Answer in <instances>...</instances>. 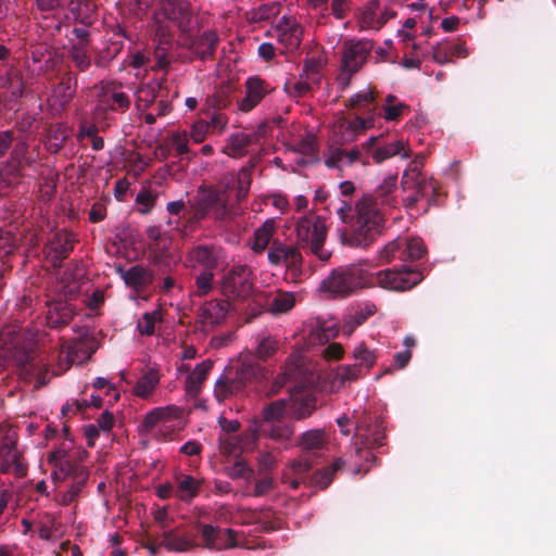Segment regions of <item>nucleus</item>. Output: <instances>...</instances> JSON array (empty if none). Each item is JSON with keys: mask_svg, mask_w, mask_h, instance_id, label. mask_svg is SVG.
Listing matches in <instances>:
<instances>
[{"mask_svg": "<svg viewBox=\"0 0 556 556\" xmlns=\"http://www.w3.org/2000/svg\"><path fill=\"white\" fill-rule=\"evenodd\" d=\"M337 214L342 223L350 226V231L344 238L350 247L366 249L382 230L383 215L371 194H364L354 207L351 203L341 201Z\"/></svg>", "mask_w": 556, "mask_h": 556, "instance_id": "f257e3e1", "label": "nucleus"}, {"mask_svg": "<svg viewBox=\"0 0 556 556\" xmlns=\"http://www.w3.org/2000/svg\"><path fill=\"white\" fill-rule=\"evenodd\" d=\"M367 283V273L358 265L339 266L321 281L320 291L331 298L349 296Z\"/></svg>", "mask_w": 556, "mask_h": 556, "instance_id": "f03ea898", "label": "nucleus"}, {"mask_svg": "<svg viewBox=\"0 0 556 556\" xmlns=\"http://www.w3.org/2000/svg\"><path fill=\"white\" fill-rule=\"evenodd\" d=\"M295 235L298 244L308 247L321 262H327L331 257V253L324 248L327 226L323 217L315 214L302 216L296 222Z\"/></svg>", "mask_w": 556, "mask_h": 556, "instance_id": "7ed1b4c3", "label": "nucleus"}, {"mask_svg": "<svg viewBox=\"0 0 556 556\" xmlns=\"http://www.w3.org/2000/svg\"><path fill=\"white\" fill-rule=\"evenodd\" d=\"M374 49V42L368 39H350L344 41L340 62V73L337 77L342 89L350 85L351 78L366 63Z\"/></svg>", "mask_w": 556, "mask_h": 556, "instance_id": "20e7f679", "label": "nucleus"}, {"mask_svg": "<svg viewBox=\"0 0 556 556\" xmlns=\"http://www.w3.org/2000/svg\"><path fill=\"white\" fill-rule=\"evenodd\" d=\"M193 201L212 214L216 224L222 225L237 215L233 206L229 204L227 188L215 189L201 185Z\"/></svg>", "mask_w": 556, "mask_h": 556, "instance_id": "39448f33", "label": "nucleus"}, {"mask_svg": "<svg viewBox=\"0 0 556 556\" xmlns=\"http://www.w3.org/2000/svg\"><path fill=\"white\" fill-rule=\"evenodd\" d=\"M375 277L379 287L396 292L410 290L424 279L421 271L405 265L379 270Z\"/></svg>", "mask_w": 556, "mask_h": 556, "instance_id": "423d86ee", "label": "nucleus"}, {"mask_svg": "<svg viewBox=\"0 0 556 556\" xmlns=\"http://www.w3.org/2000/svg\"><path fill=\"white\" fill-rule=\"evenodd\" d=\"M402 187L404 191H412L410 194L403 198L406 207H413L429 192L433 195L438 191V184L432 178H427L417 165L409 166L402 176Z\"/></svg>", "mask_w": 556, "mask_h": 556, "instance_id": "0eeeda50", "label": "nucleus"}, {"mask_svg": "<svg viewBox=\"0 0 556 556\" xmlns=\"http://www.w3.org/2000/svg\"><path fill=\"white\" fill-rule=\"evenodd\" d=\"M325 444L323 430L313 429L304 432L299 442L302 454L292 462V471L296 475L308 473L315 465V458L319 456V452L324 448Z\"/></svg>", "mask_w": 556, "mask_h": 556, "instance_id": "6e6552de", "label": "nucleus"}, {"mask_svg": "<svg viewBox=\"0 0 556 556\" xmlns=\"http://www.w3.org/2000/svg\"><path fill=\"white\" fill-rule=\"evenodd\" d=\"M222 292L231 300L248 298L253 288L252 270L248 265L232 266L222 278Z\"/></svg>", "mask_w": 556, "mask_h": 556, "instance_id": "1a4fd4ad", "label": "nucleus"}, {"mask_svg": "<svg viewBox=\"0 0 556 556\" xmlns=\"http://www.w3.org/2000/svg\"><path fill=\"white\" fill-rule=\"evenodd\" d=\"M7 358H12L27 374L37 375L40 386L47 383V369L41 368V361L37 359L36 352L33 349L20 343L12 348L0 346V362Z\"/></svg>", "mask_w": 556, "mask_h": 556, "instance_id": "9d476101", "label": "nucleus"}, {"mask_svg": "<svg viewBox=\"0 0 556 556\" xmlns=\"http://www.w3.org/2000/svg\"><path fill=\"white\" fill-rule=\"evenodd\" d=\"M356 437L359 440L361 447L356 450L357 454L362 456L365 453L366 459L376 463L377 457L369 451L384 445L386 427L383 420L375 418L374 421L367 424L365 420L358 421L356 425Z\"/></svg>", "mask_w": 556, "mask_h": 556, "instance_id": "9b49d317", "label": "nucleus"}, {"mask_svg": "<svg viewBox=\"0 0 556 556\" xmlns=\"http://www.w3.org/2000/svg\"><path fill=\"white\" fill-rule=\"evenodd\" d=\"M267 260L273 266L285 265L293 278L302 274L303 256L295 245L276 239L269 247Z\"/></svg>", "mask_w": 556, "mask_h": 556, "instance_id": "f8f14e48", "label": "nucleus"}, {"mask_svg": "<svg viewBox=\"0 0 556 556\" xmlns=\"http://www.w3.org/2000/svg\"><path fill=\"white\" fill-rule=\"evenodd\" d=\"M362 149L376 164H381L395 155H401L403 159L409 156L403 140L387 142L384 135L371 136L362 144Z\"/></svg>", "mask_w": 556, "mask_h": 556, "instance_id": "ddd939ff", "label": "nucleus"}, {"mask_svg": "<svg viewBox=\"0 0 556 556\" xmlns=\"http://www.w3.org/2000/svg\"><path fill=\"white\" fill-rule=\"evenodd\" d=\"M202 538V546L208 549H227L237 545L236 532L232 529H225L224 532L219 527L207 523H197Z\"/></svg>", "mask_w": 556, "mask_h": 556, "instance_id": "4468645a", "label": "nucleus"}, {"mask_svg": "<svg viewBox=\"0 0 556 556\" xmlns=\"http://www.w3.org/2000/svg\"><path fill=\"white\" fill-rule=\"evenodd\" d=\"M274 90L269 84L258 76H251L244 83V97L237 101L238 110L248 113Z\"/></svg>", "mask_w": 556, "mask_h": 556, "instance_id": "2eb2a0df", "label": "nucleus"}, {"mask_svg": "<svg viewBox=\"0 0 556 556\" xmlns=\"http://www.w3.org/2000/svg\"><path fill=\"white\" fill-rule=\"evenodd\" d=\"M192 266H199L203 271H213L225 261L223 248L214 244H199L189 251Z\"/></svg>", "mask_w": 556, "mask_h": 556, "instance_id": "dca6fc26", "label": "nucleus"}, {"mask_svg": "<svg viewBox=\"0 0 556 556\" xmlns=\"http://www.w3.org/2000/svg\"><path fill=\"white\" fill-rule=\"evenodd\" d=\"M77 87L78 79L76 74L72 71L64 72L60 77V81L53 87L49 99L51 106L59 112L64 111L75 97Z\"/></svg>", "mask_w": 556, "mask_h": 556, "instance_id": "f3484780", "label": "nucleus"}, {"mask_svg": "<svg viewBox=\"0 0 556 556\" xmlns=\"http://www.w3.org/2000/svg\"><path fill=\"white\" fill-rule=\"evenodd\" d=\"M75 242L76 239L73 233L65 229L56 231L53 235L47 245L53 268L59 269L62 267L64 260H66L74 250Z\"/></svg>", "mask_w": 556, "mask_h": 556, "instance_id": "a211bd4d", "label": "nucleus"}, {"mask_svg": "<svg viewBox=\"0 0 556 556\" xmlns=\"http://www.w3.org/2000/svg\"><path fill=\"white\" fill-rule=\"evenodd\" d=\"M288 416L294 420H303L317 409V396L307 391L294 392L287 400Z\"/></svg>", "mask_w": 556, "mask_h": 556, "instance_id": "6ab92c4d", "label": "nucleus"}, {"mask_svg": "<svg viewBox=\"0 0 556 556\" xmlns=\"http://www.w3.org/2000/svg\"><path fill=\"white\" fill-rule=\"evenodd\" d=\"M97 98L116 113H125L131 103L130 97L122 90L121 85L113 81L102 84Z\"/></svg>", "mask_w": 556, "mask_h": 556, "instance_id": "aec40b11", "label": "nucleus"}, {"mask_svg": "<svg viewBox=\"0 0 556 556\" xmlns=\"http://www.w3.org/2000/svg\"><path fill=\"white\" fill-rule=\"evenodd\" d=\"M117 273L124 280L125 285L137 292L144 291L154 280L153 270L138 264L128 269L117 268Z\"/></svg>", "mask_w": 556, "mask_h": 556, "instance_id": "412c9836", "label": "nucleus"}, {"mask_svg": "<svg viewBox=\"0 0 556 556\" xmlns=\"http://www.w3.org/2000/svg\"><path fill=\"white\" fill-rule=\"evenodd\" d=\"M75 314L72 304L63 300H54L49 303L47 323L51 328L64 327L72 321Z\"/></svg>", "mask_w": 556, "mask_h": 556, "instance_id": "4be33fe9", "label": "nucleus"}, {"mask_svg": "<svg viewBox=\"0 0 556 556\" xmlns=\"http://www.w3.org/2000/svg\"><path fill=\"white\" fill-rule=\"evenodd\" d=\"M377 92L371 88H366L361 90L356 94L352 96L349 99L348 106L350 109L356 110L358 113L367 116H380V112H378V104L376 102Z\"/></svg>", "mask_w": 556, "mask_h": 556, "instance_id": "5701e85b", "label": "nucleus"}, {"mask_svg": "<svg viewBox=\"0 0 556 556\" xmlns=\"http://www.w3.org/2000/svg\"><path fill=\"white\" fill-rule=\"evenodd\" d=\"M235 378L242 382L244 389L248 383L265 378V368L256 363L253 355L243 357L240 365L236 368Z\"/></svg>", "mask_w": 556, "mask_h": 556, "instance_id": "b1692460", "label": "nucleus"}, {"mask_svg": "<svg viewBox=\"0 0 556 556\" xmlns=\"http://www.w3.org/2000/svg\"><path fill=\"white\" fill-rule=\"evenodd\" d=\"M229 308V302L225 300H211L199 309V317L203 325H218L222 323Z\"/></svg>", "mask_w": 556, "mask_h": 556, "instance_id": "393cba45", "label": "nucleus"}, {"mask_svg": "<svg viewBox=\"0 0 556 556\" xmlns=\"http://www.w3.org/2000/svg\"><path fill=\"white\" fill-rule=\"evenodd\" d=\"M276 232V222L273 218L266 219L258 228L253 232V237L250 242L251 250L261 254L265 252L271 245L273 239Z\"/></svg>", "mask_w": 556, "mask_h": 556, "instance_id": "a878e982", "label": "nucleus"}, {"mask_svg": "<svg viewBox=\"0 0 556 556\" xmlns=\"http://www.w3.org/2000/svg\"><path fill=\"white\" fill-rule=\"evenodd\" d=\"M279 40L288 49H296L302 41V27L291 17L282 16L278 29Z\"/></svg>", "mask_w": 556, "mask_h": 556, "instance_id": "bb28decb", "label": "nucleus"}, {"mask_svg": "<svg viewBox=\"0 0 556 556\" xmlns=\"http://www.w3.org/2000/svg\"><path fill=\"white\" fill-rule=\"evenodd\" d=\"M160 545L177 553L187 552L199 546L195 541L181 534L178 528L165 530L162 534Z\"/></svg>", "mask_w": 556, "mask_h": 556, "instance_id": "cd10ccee", "label": "nucleus"}, {"mask_svg": "<svg viewBox=\"0 0 556 556\" xmlns=\"http://www.w3.org/2000/svg\"><path fill=\"white\" fill-rule=\"evenodd\" d=\"M63 5H66L73 14L77 23L91 26L96 20V5L89 0H64Z\"/></svg>", "mask_w": 556, "mask_h": 556, "instance_id": "c85d7f7f", "label": "nucleus"}, {"mask_svg": "<svg viewBox=\"0 0 556 556\" xmlns=\"http://www.w3.org/2000/svg\"><path fill=\"white\" fill-rule=\"evenodd\" d=\"M212 368L213 362L211 359H205L194 367L186 378L185 389L188 394L195 396L200 392L202 384Z\"/></svg>", "mask_w": 556, "mask_h": 556, "instance_id": "c756f323", "label": "nucleus"}, {"mask_svg": "<svg viewBox=\"0 0 556 556\" xmlns=\"http://www.w3.org/2000/svg\"><path fill=\"white\" fill-rule=\"evenodd\" d=\"M219 38L213 30H205L193 41V51L201 59H212L215 54Z\"/></svg>", "mask_w": 556, "mask_h": 556, "instance_id": "7c9ffc66", "label": "nucleus"}, {"mask_svg": "<svg viewBox=\"0 0 556 556\" xmlns=\"http://www.w3.org/2000/svg\"><path fill=\"white\" fill-rule=\"evenodd\" d=\"M163 9L168 18L188 24L192 16L191 4L187 0H164Z\"/></svg>", "mask_w": 556, "mask_h": 556, "instance_id": "2f4dec72", "label": "nucleus"}, {"mask_svg": "<svg viewBox=\"0 0 556 556\" xmlns=\"http://www.w3.org/2000/svg\"><path fill=\"white\" fill-rule=\"evenodd\" d=\"M396 181L397 175H389L377 187L375 195H371L375 199L377 205L379 200L381 205L395 207L397 203L396 197L394 195L396 190Z\"/></svg>", "mask_w": 556, "mask_h": 556, "instance_id": "473e14b6", "label": "nucleus"}, {"mask_svg": "<svg viewBox=\"0 0 556 556\" xmlns=\"http://www.w3.org/2000/svg\"><path fill=\"white\" fill-rule=\"evenodd\" d=\"M343 465L344 463L341 458L336 459L331 466L325 467L315 471L313 475L307 476V483L321 490L327 489L331 484L336 472L340 470Z\"/></svg>", "mask_w": 556, "mask_h": 556, "instance_id": "72a5a7b5", "label": "nucleus"}, {"mask_svg": "<svg viewBox=\"0 0 556 556\" xmlns=\"http://www.w3.org/2000/svg\"><path fill=\"white\" fill-rule=\"evenodd\" d=\"M67 56L80 73L88 71L92 64L90 46L71 43L67 49Z\"/></svg>", "mask_w": 556, "mask_h": 556, "instance_id": "f704fd0d", "label": "nucleus"}, {"mask_svg": "<svg viewBox=\"0 0 556 556\" xmlns=\"http://www.w3.org/2000/svg\"><path fill=\"white\" fill-rule=\"evenodd\" d=\"M242 382L238 381L235 376L225 375L220 377L214 388V394L218 402H223L226 399L238 394L239 392L243 391Z\"/></svg>", "mask_w": 556, "mask_h": 556, "instance_id": "c9c22d12", "label": "nucleus"}, {"mask_svg": "<svg viewBox=\"0 0 556 556\" xmlns=\"http://www.w3.org/2000/svg\"><path fill=\"white\" fill-rule=\"evenodd\" d=\"M253 142V135L245 132H236L232 134L225 148L224 153L231 157H241L245 155L247 148L251 146Z\"/></svg>", "mask_w": 556, "mask_h": 556, "instance_id": "e433bc0d", "label": "nucleus"}, {"mask_svg": "<svg viewBox=\"0 0 556 556\" xmlns=\"http://www.w3.org/2000/svg\"><path fill=\"white\" fill-rule=\"evenodd\" d=\"M176 480L177 488L175 489V495L177 498L184 502H190L200 492L201 482L192 476L181 475L177 477Z\"/></svg>", "mask_w": 556, "mask_h": 556, "instance_id": "4c0bfd02", "label": "nucleus"}, {"mask_svg": "<svg viewBox=\"0 0 556 556\" xmlns=\"http://www.w3.org/2000/svg\"><path fill=\"white\" fill-rule=\"evenodd\" d=\"M56 454L58 453H53L49 457V462L54 463V466L60 470L64 478L72 477L73 481H79L81 473H85L87 478L89 477V472L86 467L67 458H56Z\"/></svg>", "mask_w": 556, "mask_h": 556, "instance_id": "58836bf2", "label": "nucleus"}, {"mask_svg": "<svg viewBox=\"0 0 556 556\" xmlns=\"http://www.w3.org/2000/svg\"><path fill=\"white\" fill-rule=\"evenodd\" d=\"M261 431L274 441L287 443L291 440L294 433V427L291 424L280 421L270 425H262Z\"/></svg>", "mask_w": 556, "mask_h": 556, "instance_id": "ea45409f", "label": "nucleus"}, {"mask_svg": "<svg viewBox=\"0 0 556 556\" xmlns=\"http://www.w3.org/2000/svg\"><path fill=\"white\" fill-rule=\"evenodd\" d=\"M374 125H375V117H372L371 115L370 116L357 115L351 121L343 119L339 123L340 128L345 129L346 131H349L351 134V138H348L346 141L354 140V138L357 135L364 132L365 130H367L369 128H372Z\"/></svg>", "mask_w": 556, "mask_h": 556, "instance_id": "a19ab883", "label": "nucleus"}, {"mask_svg": "<svg viewBox=\"0 0 556 556\" xmlns=\"http://www.w3.org/2000/svg\"><path fill=\"white\" fill-rule=\"evenodd\" d=\"M288 415V401L285 399L276 400L263 407V425L280 422Z\"/></svg>", "mask_w": 556, "mask_h": 556, "instance_id": "79ce46f5", "label": "nucleus"}, {"mask_svg": "<svg viewBox=\"0 0 556 556\" xmlns=\"http://www.w3.org/2000/svg\"><path fill=\"white\" fill-rule=\"evenodd\" d=\"M407 110L408 106L405 103L400 102L394 94H388L386 103L378 109V112H380V115H382L386 121L394 122L397 121Z\"/></svg>", "mask_w": 556, "mask_h": 556, "instance_id": "37998d69", "label": "nucleus"}, {"mask_svg": "<svg viewBox=\"0 0 556 556\" xmlns=\"http://www.w3.org/2000/svg\"><path fill=\"white\" fill-rule=\"evenodd\" d=\"M160 381L159 372L154 369L148 370L144 375H142L137 381L134 388V394L138 397L146 399L156 388Z\"/></svg>", "mask_w": 556, "mask_h": 556, "instance_id": "c03bdc74", "label": "nucleus"}, {"mask_svg": "<svg viewBox=\"0 0 556 556\" xmlns=\"http://www.w3.org/2000/svg\"><path fill=\"white\" fill-rule=\"evenodd\" d=\"M426 254V247L421 239L412 238L403 239L402 254L399 255V260L403 262L417 261Z\"/></svg>", "mask_w": 556, "mask_h": 556, "instance_id": "a18cd8bd", "label": "nucleus"}, {"mask_svg": "<svg viewBox=\"0 0 556 556\" xmlns=\"http://www.w3.org/2000/svg\"><path fill=\"white\" fill-rule=\"evenodd\" d=\"M182 413L181 408L177 406H167L165 408H154L149 412L143 418V427L148 430L154 428L161 420L175 417L178 418Z\"/></svg>", "mask_w": 556, "mask_h": 556, "instance_id": "49530a36", "label": "nucleus"}, {"mask_svg": "<svg viewBox=\"0 0 556 556\" xmlns=\"http://www.w3.org/2000/svg\"><path fill=\"white\" fill-rule=\"evenodd\" d=\"M254 355L261 361H267L278 351V340L271 336L260 334L255 338Z\"/></svg>", "mask_w": 556, "mask_h": 556, "instance_id": "de8ad7c7", "label": "nucleus"}, {"mask_svg": "<svg viewBox=\"0 0 556 556\" xmlns=\"http://www.w3.org/2000/svg\"><path fill=\"white\" fill-rule=\"evenodd\" d=\"M295 304V296L292 292L278 291L268 302V309L273 314L289 312Z\"/></svg>", "mask_w": 556, "mask_h": 556, "instance_id": "09e8293b", "label": "nucleus"}, {"mask_svg": "<svg viewBox=\"0 0 556 556\" xmlns=\"http://www.w3.org/2000/svg\"><path fill=\"white\" fill-rule=\"evenodd\" d=\"M211 213L198 205L194 201L190 203V210L184 214V230L194 231L202 220H204Z\"/></svg>", "mask_w": 556, "mask_h": 556, "instance_id": "8fccbe9b", "label": "nucleus"}, {"mask_svg": "<svg viewBox=\"0 0 556 556\" xmlns=\"http://www.w3.org/2000/svg\"><path fill=\"white\" fill-rule=\"evenodd\" d=\"M279 2H269L261 4L251 11V21L254 23L269 22L280 13Z\"/></svg>", "mask_w": 556, "mask_h": 556, "instance_id": "3c124183", "label": "nucleus"}, {"mask_svg": "<svg viewBox=\"0 0 556 556\" xmlns=\"http://www.w3.org/2000/svg\"><path fill=\"white\" fill-rule=\"evenodd\" d=\"M299 370H300V365L298 364V362H294V361L288 362L285 366L283 372L281 375H279L273 382L269 393L276 394L282 389V387L289 380H296Z\"/></svg>", "mask_w": 556, "mask_h": 556, "instance_id": "603ef678", "label": "nucleus"}, {"mask_svg": "<svg viewBox=\"0 0 556 556\" xmlns=\"http://www.w3.org/2000/svg\"><path fill=\"white\" fill-rule=\"evenodd\" d=\"M252 184L251 167H242L236 177V200L238 203L242 202L249 194Z\"/></svg>", "mask_w": 556, "mask_h": 556, "instance_id": "864d4df0", "label": "nucleus"}, {"mask_svg": "<svg viewBox=\"0 0 556 556\" xmlns=\"http://www.w3.org/2000/svg\"><path fill=\"white\" fill-rule=\"evenodd\" d=\"M113 113L116 112L111 110L97 98L96 105L92 110V122L100 126L101 130H104L110 127L111 123L114 121L112 115Z\"/></svg>", "mask_w": 556, "mask_h": 556, "instance_id": "5fc2aeb1", "label": "nucleus"}, {"mask_svg": "<svg viewBox=\"0 0 556 556\" xmlns=\"http://www.w3.org/2000/svg\"><path fill=\"white\" fill-rule=\"evenodd\" d=\"M168 86L166 79L155 80L147 84L141 88L140 93L146 97V101L154 102L168 93Z\"/></svg>", "mask_w": 556, "mask_h": 556, "instance_id": "6e6d98bb", "label": "nucleus"}, {"mask_svg": "<svg viewBox=\"0 0 556 556\" xmlns=\"http://www.w3.org/2000/svg\"><path fill=\"white\" fill-rule=\"evenodd\" d=\"M210 108L214 111L222 112L231 106L233 100L230 93V88H222L217 90L211 98L207 99Z\"/></svg>", "mask_w": 556, "mask_h": 556, "instance_id": "4d7b16f0", "label": "nucleus"}, {"mask_svg": "<svg viewBox=\"0 0 556 556\" xmlns=\"http://www.w3.org/2000/svg\"><path fill=\"white\" fill-rule=\"evenodd\" d=\"M154 0H123L122 5L125 11L141 20L151 8Z\"/></svg>", "mask_w": 556, "mask_h": 556, "instance_id": "13d9d810", "label": "nucleus"}, {"mask_svg": "<svg viewBox=\"0 0 556 556\" xmlns=\"http://www.w3.org/2000/svg\"><path fill=\"white\" fill-rule=\"evenodd\" d=\"M161 320L160 311L147 312L138 320L137 329L143 336H152L155 331V323Z\"/></svg>", "mask_w": 556, "mask_h": 556, "instance_id": "bf43d9fd", "label": "nucleus"}, {"mask_svg": "<svg viewBox=\"0 0 556 556\" xmlns=\"http://www.w3.org/2000/svg\"><path fill=\"white\" fill-rule=\"evenodd\" d=\"M338 329L334 324L317 323L316 329L312 332V340L319 344L327 343L330 339L336 338Z\"/></svg>", "mask_w": 556, "mask_h": 556, "instance_id": "052dcab7", "label": "nucleus"}, {"mask_svg": "<svg viewBox=\"0 0 556 556\" xmlns=\"http://www.w3.org/2000/svg\"><path fill=\"white\" fill-rule=\"evenodd\" d=\"M214 273L202 271L195 277L193 294L197 296H205L213 290Z\"/></svg>", "mask_w": 556, "mask_h": 556, "instance_id": "680f3d73", "label": "nucleus"}, {"mask_svg": "<svg viewBox=\"0 0 556 556\" xmlns=\"http://www.w3.org/2000/svg\"><path fill=\"white\" fill-rule=\"evenodd\" d=\"M23 164L16 157H10L1 170V176L7 184H13L22 176Z\"/></svg>", "mask_w": 556, "mask_h": 556, "instance_id": "e2e57ef3", "label": "nucleus"}, {"mask_svg": "<svg viewBox=\"0 0 556 556\" xmlns=\"http://www.w3.org/2000/svg\"><path fill=\"white\" fill-rule=\"evenodd\" d=\"M362 375L361 365H342L336 371V379L341 383L355 381Z\"/></svg>", "mask_w": 556, "mask_h": 556, "instance_id": "0e129e2a", "label": "nucleus"}, {"mask_svg": "<svg viewBox=\"0 0 556 556\" xmlns=\"http://www.w3.org/2000/svg\"><path fill=\"white\" fill-rule=\"evenodd\" d=\"M402 244L403 239L397 238L383 247L380 251V260L384 263H390L395 258H399V255L402 254Z\"/></svg>", "mask_w": 556, "mask_h": 556, "instance_id": "69168bd1", "label": "nucleus"}, {"mask_svg": "<svg viewBox=\"0 0 556 556\" xmlns=\"http://www.w3.org/2000/svg\"><path fill=\"white\" fill-rule=\"evenodd\" d=\"M379 10V2L377 0L368 1L363 11V24L370 28L377 29V12Z\"/></svg>", "mask_w": 556, "mask_h": 556, "instance_id": "338daca9", "label": "nucleus"}, {"mask_svg": "<svg viewBox=\"0 0 556 556\" xmlns=\"http://www.w3.org/2000/svg\"><path fill=\"white\" fill-rule=\"evenodd\" d=\"M317 150L316 136L307 132L296 142V151L304 155H312Z\"/></svg>", "mask_w": 556, "mask_h": 556, "instance_id": "774afa93", "label": "nucleus"}]
</instances>
